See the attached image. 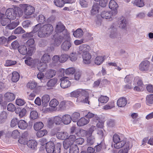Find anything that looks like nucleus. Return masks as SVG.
<instances>
[{"instance_id":"29","label":"nucleus","mask_w":153,"mask_h":153,"mask_svg":"<svg viewBox=\"0 0 153 153\" xmlns=\"http://www.w3.org/2000/svg\"><path fill=\"white\" fill-rule=\"evenodd\" d=\"M18 50L22 54L25 55L27 53V49L26 46L21 45L18 47Z\"/></svg>"},{"instance_id":"58","label":"nucleus","mask_w":153,"mask_h":153,"mask_svg":"<svg viewBox=\"0 0 153 153\" xmlns=\"http://www.w3.org/2000/svg\"><path fill=\"white\" fill-rule=\"evenodd\" d=\"M7 113L4 111H2L0 114V120H2V122H4L7 119Z\"/></svg>"},{"instance_id":"27","label":"nucleus","mask_w":153,"mask_h":153,"mask_svg":"<svg viewBox=\"0 0 153 153\" xmlns=\"http://www.w3.org/2000/svg\"><path fill=\"white\" fill-rule=\"evenodd\" d=\"M127 24V22L124 17H122L119 20V27L120 28H125Z\"/></svg>"},{"instance_id":"7","label":"nucleus","mask_w":153,"mask_h":153,"mask_svg":"<svg viewBox=\"0 0 153 153\" xmlns=\"http://www.w3.org/2000/svg\"><path fill=\"white\" fill-rule=\"evenodd\" d=\"M93 71L90 69L85 70L82 74V76L84 81H87L89 80L94 75Z\"/></svg>"},{"instance_id":"47","label":"nucleus","mask_w":153,"mask_h":153,"mask_svg":"<svg viewBox=\"0 0 153 153\" xmlns=\"http://www.w3.org/2000/svg\"><path fill=\"white\" fill-rule=\"evenodd\" d=\"M38 117L37 112L35 110L31 111L30 112V118L32 120H34L37 119Z\"/></svg>"},{"instance_id":"42","label":"nucleus","mask_w":153,"mask_h":153,"mask_svg":"<svg viewBox=\"0 0 153 153\" xmlns=\"http://www.w3.org/2000/svg\"><path fill=\"white\" fill-rule=\"evenodd\" d=\"M62 34L63 35V36H62L63 37V39H64L65 40H71V39L70 37V33L68 32L67 29L64 30L62 32Z\"/></svg>"},{"instance_id":"15","label":"nucleus","mask_w":153,"mask_h":153,"mask_svg":"<svg viewBox=\"0 0 153 153\" xmlns=\"http://www.w3.org/2000/svg\"><path fill=\"white\" fill-rule=\"evenodd\" d=\"M56 71L55 70L49 69L46 72L45 76L47 78L50 79L54 76L56 75Z\"/></svg>"},{"instance_id":"25","label":"nucleus","mask_w":153,"mask_h":153,"mask_svg":"<svg viewBox=\"0 0 153 153\" xmlns=\"http://www.w3.org/2000/svg\"><path fill=\"white\" fill-rule=\"evenodd\" d=\"M62 122L66 125L69 124L72 120L71 116L68 114H66L62 116Z\"/></svg>"},{"instance_id":"54","label":"nucleus","mask_w":153,"mask_h":153,"mask_svg":"<svg viewBox=\"0 0 153 153\" xmlns=\"http://www.w3.org/2000/svg\"><path fill=\"white\" fill-rule=\"evenodd\" d=\"M37 21L39 24H41L45 23V22L46 19L45 16L41 14L39 15L37 19Z\"/></svg>"},{"instance_id":"56","label":"nucleus","mask_w":153,"mask_h":153,"mask_svg":"<svg viewBox=\"0 0 153 153\" xmlns=\"http://www.w3.org/2000/svg\"><path fill=\"white\" fill-rule=\"evenodd\" d=\"M37 85V83L36 82L34 81H32L27 83V87L30 89H33L36 88Z\"/></svg>"},{"instance_id":"63","label":"nucleus","mask_w":153,"mask_h":153,"mask_svg":"<svg viewBox=\"0 0 153 153\" xmlns=\"http://www.w3.org/2000/svg\"><path fill=\"white\" fill-rule=\"evenodd\" d=\"M7 109L8 111L11 112L16 111V110L15 105L12 103H10L7 106Z\"/></svg>"},{"instance_id":"5","label":"nucleus","mask_w":153,"mask_h":153,"mask_svg":"<svg viewBox=\"0 0 153 153\" xmlns=\"http://www.w3.org/2000/svg\"><path fill=\"white\" fill-rule=\"evenodd\" d=\"M80 95L82 96V99L81 101L84 103H88L89 104V101H88L89 94L88 92L86 90L81 89Z\"/></svg>"},{"instance_id":"16","label":"nucleus","mask_w":153,"mask_h":153,"mask_svg":"<svg viewBox=\"0 0 153 153\" xmlns=\"http://www.w3.org/2000/svg\"><path fill=\"white\" fill-rule=\"evenodd\" d=\"M55 145L52 142H50L47 144L46 149L48 153H53Z\"/></svg>"},{"instance_id":"18","label":"nucleus","mask_w":153,"mask_h":153,"mask_svg":"<svg viewBox=\"0 0 153 153\" xmlns=\"http://www.w3.org/2000/svg\"><path fill=\"white\" fill-rule=\"evenodd\" d=\"M37 68L39 71L43 72L47 68L48 65L46 63L40 61L37 64Z\"/></svg>"},{"instance_id":"48","label":"nucleus","mask_w":153,"mask_h":153,"mask_svg":"<svg viewBox=\"0 0 153 153\" xmlns=\"http://www.w3.org/2000/svg\"><path fill=\"white\" fill-rule=\"evenodd\" d=\"M109 100L108 97L106 96L101 95L98 99V101L100 103H106Z\"/></svg>"},{"instance_id":"2","label":"nucleus","mask_w":153,"mask_h":153,"mask_svg":"<svg viewBox=\"0 0 153 153\" xmlns=\"http://www.w3.org/2000/svg\"><path fill=\"white\" fill-rule=\"evenodd\" d=\"M17 11L12 8H9L7 10L5 15L7 17L11 20L15 19L16 17Z\"/></svg>"},{"instance_id":"13","label":"nucleus","mask_w":153,"mask_h":153,"mask_svg":"<svg viewBox=\"0 0 153 153\" xmlns=\"http://www.w3.org/2000/svg\"><path fill=\"white\" fill-rule=\"evenodd\" d=\"M72 43L71 40H65L61 45L62 50L64 51H68L72 46Z\"/></svg>"},{"instance_id":"31","label":"nucleus","mask_w":153,"mask_h":153,"mask_svg":"<svg viewBox=\"0 0 153 153\" xmlns=\"http://www.w3.org/2000/svg\"><path fill=\"white\" fill-rule=\"evenodd\" d=\"M83 32L82 30L80 28L77 29L74 31L73 35L74 37L76 38H81L83 35Z\"/></svg>"},{"instance_id":"22","label":"nucleus","mask_w":153,"mask_h":153,"mask_svg":"<svg viewBox=\"0 0 153 153\" xmlns=\"http://www.w3.org/2000/svg\"><path fill=\"white\" fill-rule=\"evenodd\" d=\"M99 6L98 4H94L92 6L91 10V15H95L99 12Z\"/></svg>"},{"instance_id":"55","label":"nucleus","mask_w":153,"mask_h":153,"mask_svg":"<svg viewBox=\"0 0 153 153\" xmlns=\"http://www.w3.org/2000/svg\"><path fill=\"white\" fill-rule=\"evenodd\" d=\"M133 4L139 7H142L144 5L143 0H135Z\"/></svg>"},{"instance_id":"10","label":"nucleus","mask_w":153,"mask_h":153,"mask_svg":"<svg viewBox=\"0 0 153 153\" xmlns=\"http://www.w3.org/2000/svg\"><path fill=\"white\" fill-rule=\"evenodd\" d=\"M149 62L147 60L143 61L139 65V69L142 71H146L149 69Z\"/></svg>"},{"instance_id":"52","label":"nucleus","mask_w":153,"mask_h":153,"mask_svg":"<svg viewBox=\"0 0 153 153\" xmlns=\"http://www.w3.org/2000/svg\"><path fill=\"white\" fill-rule=\"evenodd\" d=\"M54 120V123L56 125H59L62 122V119L61 117L59 116H55L52 117Z\"/></svg>"},{"instance_id":"61","label":"nucleus","mask_w":153,"mask_h":153,"mask_svg":"<svg viewBox=\"0 0 153 153\" xmlns=\"http://www.w3.org/2000/svg\"><path fill=\"white\" fill-rule=\"evenodd\" d=\"M16 63V62L15 61H13L11 60H7L6 61L4 65L5 66H10L15 65Z\"/></svg>"},{"instance_id":"4","label":"nucleus","mask_w":153,"mask_h":153,"mask_svg":"<svg viewBox=\"0 0 153 153\" xmlns=\"http://www.w3.org/2000/svg\"><path fill=\"white\" fill-rule=\"evenodd\" d=\"M117 13V11L116 10L114 11H104L101 13V16L103 18L111 20L112 19V17L115 15Z\"/></svg>"},{"instance_id":"20","label":"nucleus","mask_w":153,"mask_h":153,"mask_svg":"<svg viewBox=\"0 0 153 153\" xmlns=\"http://www.w3.org/2000/svg\"><path fill=\"white\" fill-rule=\"evenodd\" d=\"M127 101L124 97L120 98L117 101V104L118 106L120 107H124L127 104Z\"/></svg>"},{"instance_id":"12","label":"nucleus","mask_w":153,"mask_h":153,"mask_svg":"<svg viewBox=\"0 0 153 153\" xmlns=\"http://www.w3.org/2000/svg\"><path fill=\"white\" fill-rule=\"evenodd\" d=\"M54 38V45L55 46H58L59 45L63 40L62 36L58 34H56L53 36Z\"/></svg>"},{"instance_id":"33","label":"nucleus","mask_w":153,"mask_h":153,"mask_svg":"<svg viewBox=\"0 0 153 153\" xmlns=\"http://www.w3.org/2000/svg\"><path fill=\"white\" fill-rule=\"evenodd\" d=\"M26 110L25 108L21 109L20 108H17L16 110V113H19V116L20 118H22L24 116L26 113Z\"/></svg>"},{"instance_id":"23","label":"nucleus","mask_w":153,"mask_h":153,"mask_svg":"<svg viewBox=\"0 0 153 153\" xmlns=\"http://www.w3.org/2000/svg\"><path fill=\"white\" fill-rule=\"evenodd\" d=\"M65 29V27L61 22H58L56 25L55 31L57 33H61L63 32Z\"/></svg>"},{"instance_id":"11","label":"nucleus","mask_w":153,"mask_h":153,"mask_svg":"<svg viewBox=\"0 0 153 153\" xmlns=\"http://www.w3.org/2000/svg\"><path fill=\"white\" fill-rule=\"evenodd\" d=\"M95 128V126H92L88 131L82 130L81 131V134H83V135H82V136H86L87 137H88L92 136V134L94 131Z\"/></svg>"},{"instance_id":"43","label":"nucleus","mask_w":153,"mask_h":153,"mask_svg":"<svg viewBox=\"0 0 153 153\" xmlns=\"http://www.w3.org/2000/svg\"><path fill=\"white\" fill-rule=\"evenodd\" d=\"M25 36L27 38H32V39H36L37 37L38 34L32 30L30 32L27 33L25 34Z\"/></svg>"},{"instance_id":"8","label":"nucleus","mask_w":153,"mask_h":153,"mask_svg":"<svg viewBox=\"0 0 153 153\" xmlns=\"http://www.w3.org/2000/svg\"><path fill=\"white\" fill-rule=\"evenodd\" d=\"M60 86L63 88H65L69 87L71 83L70 81L67 79V77H63L60 79Z\"/></svg>"},{"instance_id":"46","label":"nucleus","mask_w":153,"mask_h":153,"mask_svg":"<svg viewBox=\"0 0 153 153\" xmlns=\"http://www.w3.org/2000/svg\"><path fill=\"white\" fill-rule=\"evenodd\" d=\"M104 60V58L102 56H98L95 59L94 63L95 64L99 65L101 64Z\"/></svg>"},{"instance_id":"1","label":"nucleus","mask_w":153,"mask_h":153,"mask_svg":"<svg viewBox=\"0 0 153 153\" xmlns=\"http://www.w3.org/2000/svg\"><path fill=\"white\" fill-rule=\"evenodd\" d=\"M53 30V27L50 24L43 25L38 33V36L43 38L49 36L51 34Z\"/></svg>"},{"instance_id":"30","label":"nucleus","mask_w":153,"mask_h":153,"mask_svg":"<svg viewBox=\"0 0 153 153\" xmlns=\"http://www.w3.org/2000/svg\"><path fill=\"white\" fill-rule=\"evenodd\" d=\"M19 24V22L17 21L12 22L11 23L7 25L5 28L9 30H12L15 28Z\"/></svg>"},{"instance_id":"49","label":"nucleus","mask_w":153,"mask_h":153,"mask_svg":"<svg viewBox=\"0 0 153 153\" xmlns=\"http://www.w3.org/2000/svg\"><path fill=\"white\" fill-rule=\"evenodd\" d=\"M116 29L114 28L111 30V32L110 34V36L111 38H116L118 34L117 32Z\"/></svg>"},{"instance_id":"40","label":"nucleus","mask_w":153,"mask_h":153,"mask_svg":"<svg viewBox=\"0 0 153 153\" xmlns=\"http://www.w3.org/2000/svg\"><path fill=\"white\" fill-rule=\"evenodd\" d=\"M80 114L78 112H75L72 115L71 117L72 120L73 122H76L80 117Z\"/></svg>"},{"instance_id":"17","label":"nucleus","mask_w":153,"mask_h":153,"mask_svg":"<svg viewBox=\"0 0 153 153\" xmlns=\"http://www.w3.org/2000/svg\"><path fill=\"white\" fill-rule=\"evenodd\" d=\"M5 100L8 102L13 100L15 98V95L12 93L7 92L4 95Z\"/></svg>"},{"instance_id":"60","label":"nucleus","mask_w":153,"mask_h":153,"mask_svg":"<svg viewBox=\"0 0 153 153\" xmlns=\"http://www.w3.org/2000/svg\"><path fill=\"white\" fill-rule=\"evenodd\" d=\"M25 32V30L21 27H19L14 31L15 34H19L24 33Z\"/></svg>"},{"instance_id":"64","label":"nucleus","mask_w":153,"mask_h":153,"mask_svg":"<svg viewBox=\"0 0 153 153\" xmlns=\"http://www.w3.org/2000/svg\"><path fill=\"white\" fill-rule=\"evenodd\" d=\"M61 147V145L60 143H58L56 145L53 153H60Z\"/></svg>"},{"instance_id":"14","label":"nucleus","mask_w":153,"mask_h":153,"mask_svg":"<svg viewBox=\"0 0 153 153\" xmlns=\"http://www.w3.org/2000/svg\"><path fill=\"white\" fill-rule=\"evenodd\" d=\"M90 46L85 44H83L80 45L79 47V51L78 52L79 54L83 53L84 54L85 52H88L90 49Z\"/></svg>"},{"instance_id":"9","label":"nucleus","mask_w":153,"mask_h":153,"mask_svg":"<svg viewBox=\"0 0 153 153\" xmlns=\"http://www.w3.org/2000/svg\"><path fill=\"white\" fill-rule=\"evenodd\" d=\"M82 58L83 63L89 64L91 63V56L89 52H85L84 54H82Z\"/></svg>"},{"instance_id":"3","label":"nucleus","mask_w":153,"mask_h":153,"mask_svg":"<svg viewBox=\"0 0 153 153\" xmlns=\"http://www.w3.org/2000/svg\"><path fill=\"white\" fill-rule=\"evenodd\" d=\"M22 9L24 10L25 14L27 15H30L33 13L35 10L32 6L27 5L26 4H24L22 5Z\"/></svg>"},{"instance_id":"32","label":"nucleus","mask_w":153,"mask_h":153,"mask_svg":"<svg viewBox=\"0 0 153 153\" xmlns=\"http://www.w3.org/2000/svg\"><path fill=\"white\" fill-rule=\"evenodd\" d=\"M57 81V79L54 78L48 81L47 84V86L48 87H53L55 86Z\"/></svg>"},{"instance_id":"57","label":"nucleus","mask_w":153,"mask_h":153,"mask_svg":"<svg viewBox=\"0 0 153 153\" xmlns=\"http://www.w3.org/2000/svg\"><path fill=\"white\" fill-rule=\"evenodd\" d=\"M47 133V131L46 130H43L38 131L36 135L38 137H41L46 135Z\"/></svg>"},{"instance_id":"35","label":"nucleus","mask_w":153,"mask_h":153,"mask_svg":"<svg viewBox=\"0 0 153 153\" xmlns=\"http://www.w3.org/2000/svg\"><path fill=\"white\" fill-rule=\"evenodd\" d=\"M81 130L80 129L76 128L75 126H73L71 127L70 128V133L71 134H73L74 133L78 136H80Z\"/></svg>"},{"instance_id":"26","label":"nucleus","mask_w":153,"mask_h":153,"mask_svg":"<svg viewBox=\"0 0 153 153\" xmlns=\"http://www.w3.org/2000/svg\"><path fill=\"white\" fill-rule=\"evenodd\" d=\"M89 121V119H86L84 117H82L77 121V125L79 126H82L88 124Z\"/></svg>"},{"instance_id":"19","label":"nucleus","mask_w":153,"mask_h":153,"mask_svg":"<svg viewBox=\"0 0 153 153\" xmlns=\"http://www.w3.org/2000/svg\"><path fill=\"white\" fill-rule=\"evenodd\" d=\"M50 100L49 95L48 94L44 95L42 98V106L44 107H47Z\"/></svg>"},{"instance_id":"36","label":"nucleus","mask_w":153,"mask_h":153,"mask_svg":"<svg viewBox=\"0 0 153 153\" xmlns=\"http://www.w3.org/2000/svg\"><path fill=\"white\" fill-rule=\"evenodd\" d=\"M44 126V124L41 122H37L34 125L33 127L35 130L38 131L41 129Z\"/></svg>"},{"instance_id":"38","label":"nucleus","mask_w":153,"mask_h":153,"mask_svg":"<svg viewBox=\"0 0 153 153\" xmlns=\"http://www.w3.org/2000/svg\"><path fill=\"white\" fill-rule=\"evenodd\" d=\"M20 78L19 74L16 72H13L12 73V76L11 79L13 82H16L19 80Z\"/></svg>"},{"instance_id":"45","label":"nucleus","mask_w":153,"mask_h":153,"mask_svg":"<svg viewBox=\"0 0 153 153\" xmlns=\"http://www.w3.org/2000/svg\"><path fill=\"white\" fill-rule=\"evenodd\" d=\"M81 89H78L75 90L70 93V97H77L80 95Z\"/></svg>"},{"instance_id":"6","label":"nucleus","mask_w":153,"mask_h":153,"mask_svg":"<svg viewBox=\"0 0 153 153\" xmlns=\"http://www.w3.org/2000/svg\"><path fill=\"white\" fill-rule=\"evenodd\" d=\"M115 148L117 149H120L123 147H129V142L125 140H120L114 145Z\"/></svg>"},{"instance_id":"34","label":"nucleus","mask_w":153,"mask_h":153,"mask_svg":"<svg viewBox=\"0 0 153 153\" xmlns=\"http://www.w3.org/2000/svg\"><path fill=\"white\" fill-rule=\"evenodd\" d=\"M19 127L22 129H26L27 126V123L23 120H20L18 123Z\"/></svg>"},{"instance_id":"21","label":"nucleus","mask_w":153,"mask_h":153,"mask_svg":"<svg viewBox=\"0 0 153 153\" xmlns=\"http://www.w3.org/2000/svg\"><path fill=\"white\" fill-rule=\"evenodd\" d=\"M27 146L32 149H35L37 145V142L33 140H30L27 143Z\"/></svg>"},{"instance_id":"44","label":"nucleus","mask_w":153,"mask_h":153,"mask_svg":"<svg viewBox=\"0 0 153 153\" xmlns=\"http://www.w3.org/2000/svg\"><path fill=\"white\" fill-rule=\"evenodd\" d=\"M146 102L147 105L153 104V94L148 95L146 97Z\"/></svg>"},{"instance_id":"39","label":"nucleus","mask_w":153,"mask_h":153,"mask_svg":"<svg viewBox=\"0 0 153 153\" xmlns=\"http://www.w3.org/2000/svg\"><path fill=\"white\" fill-rule=\"evenodd\" d=\"M51 58L48 54H45L43 55L41 58V61L42 62L48 63L51 60Z\"/></svg>"},{"instance_id":"41","label":"nucleus","mask_w":153,"mask_h":153,"mask_svg":"<svg viewBox=\"0 0 153 153\" xmlns=\"http://www.w3.org/2000/svg\"><path fill=\"white\" fill-rule=\"evenodd\" d=\"M54 3L56 6L59 7H63L65 4L64 0H54Z\"/></svg>"},{"instance_id":"28","label":"nucleus","mask_w":153,"mask_h":153,"mask_svg":"<svg viewBox=\"0 0 153 153\" xmlns=\"http://www.w3.org/2000/svg\"><path fill=\"white\" fill-rule=\"evenodd\" d=\"M57 137L59 139L64 140L68 138V133L66 132L61 131L56 134Z\"/></svg>"},{"instance_id":"53","label":"nucleus","mask_w":153,"mask_h":153,"mask_svg":"<svg viewBox=\"0 0 153 153\" xmlns=\"http://www.w3.org/2000/svg\"><path fill=\"white\" fill-rule=\"evenodd\" d=\"M59 103V102L55 99H53L50 101L49 105L52 107L55 108Z\"/></svg>"},{"instance_id":"50","label":"nucleus","mask_w":153,"mask_h":153,"mask_svg":"<svg viewBox=\"0 0 153 153\" xmlns=\"http://www.w3.org/2000/svg\"><path fill=\"white\" fill-rule=\"evenodd\" d=\"M0 22L1 25L4 26L7 25L11 21L7 18H2L1 19Z\"/></svg>"},{"instance_id":"37","label":"nucleus","mask_w":153,"mask_h":153,"mask_svg":"<svg viewBox=\"0 0 153 153\" xmlns=\"http://www.w3.org/2000/svg\"><path fill=\"white\" fill-rule=\"evenodd\" d=\"M70 153H79V149L78 146L76 145H72L70 146Z\"/></svg>"},{"instance_id":"24","label":"nucleus","mask_w":153,"mask_h":153,"mask_svg":"<svg viewBox=\"0 0 153 153\" xmlns=\"http://www.w3.org/2000/svg\"><path fill=\"white\" fill-rule=\"evenodd\" d=\"M118 6L117 2L114 0H111L109 4V7L111 9V11L117 10V8Z\"/></svg>"},{"instance_id":"62","label":"nucleus","mask_w":153,"mask_h":153,"mask_svg":"<svg viewBox=\"0 0 153 153\" xmlns=\"http://www.w3.org/2000/svg\"><path fill=\"white\" fill-rule=\"evenodd\" d=\"M107 124L108 127H113L115 126V121L113 119H109L107 120Z\"/></svg>"},{"instance_id":"59","label":"nucleus","mask_w":153,"mask_h":153,"mask_svg":"<svg viewBox=\"0 0 153 153\" xmlns=\"http://www.w3.org/2000/svg\"><path fill=\"white\" fill-rule=\"evenodd\" d=\"M32 24L31 22L29 20L24 21L22 23V25L24 28H28L30 27Z\"/></svg>"},{"instance_id":"51","label":"nucleus","mask_w":153,"mask_h":153,"mask_svg":"<svg viewBox=\"0 0 153 153\" xmlns=\"http://www.w3.org/2000/svg\"><path fill=\"white\" fill-rule=\"evenodd\" d=\"M68 55L66 54H63L61 55L59 57V62L63 63L66 61L69 57Z\"/></svg>"}]
</instances>
